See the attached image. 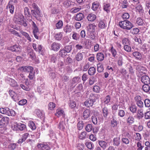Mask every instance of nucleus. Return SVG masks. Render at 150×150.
Masks as SVG:
<instances>
[{"mask_svg":"<svg viewBox=\"0 0 150 150\" xmlns=\"http://www.w3.org/2000/svg\"><path fill=\"white\" fill-rule=\"evenodd\" d=\"M141 81L144 84L150 83V79L148 76L146 75H144L142 76Z\"/></svg>","mask_w":150,"mask_h":150,"instance_id":"15","label":"nucleus"},{"mask_svg":"<svg viewBox=\"0 0 150 150\" xmlns=\"http://www.w3.org/2000/svg\"><path fill=\"white\" fill-rule=\"evenodd\" d=\"M57 54H53L50 56V59L51 61L53 63H54L57 60Z\"/></svg>","mask_w":150,"mask_h":150,"instance_id":"56","label":"nucleus"},{"mask_svg":"<svg viewBox=\"0 0 150 150\" xmlns=\"http://www.w3.org/2000/svg\"><path fill=\"white\" fill-rule=\"evenodd\" d=\"M29 74L28 76L30 80H33L35 79V71H33V69L31 71H29Z\"/></svg>","mask_w":150,"mask_h":150,"instance_id":"31","label":"nucleus"},{"mask_svg":"<svg viewBox=\"0 0 150 150\" xmlns=\"http://www.w3.org/2000/svg\"><path fill=\"white\" fill-rule=\"evenodd\" d=\"M73 28H74V27L72 25L67 24L64 27V30L66 33H67L70 32Z\"/></svg>","mask_w":150,"mask_h":150,"instance_id":"20","label":"nucleus"},{"mask_svg":"<svg viewBox=\"0 0 150 150\" xmlns=\"http://www.w3.org/2000/svg\"><path fill=\"white\" fill-rule=\"evenodd\" d=\"M122 44L125 45L131 44V41L129 38H122Z\"/></svg>","mask_w":150,"mask_h":150,"instance_id":"30","label":"nucleus"},{"mask_svg":"<svg viewBox=\"0 0 150 150\" xmlns=\"http://www.w3.org/2000/svg\"><path fill=\"white\" fill-rule=\"evenodd\" d=\"M136 69L137 71L139 73L140 75H142L143 74H145L146 72V69L142 66H137L136 67Z\"/></svg>","mask_w":150,"mask_h":150,"instance_id":"9","label":"nucleus"},{"mask_svg":"<svg viewBox=\"0 0 150 150\" xmlns=\"http://www.w3.org/2000/svg\"><path fill=\"white\" fill-rule=\"evenodd\" d=\"M18 123L17 122H14L11 126V128L12 129L15 131L18 130Z\"/></svg>","mask_w":150,"mask_h":150,"instance_id":"36","label":"nucleus"},{"mask_svg":"<svg viewBox=\"0 0 150 150\" xmlns=\"http://www.w3.org/2000/svg\"><path fill=\"white\" fill-rule=\"evenodd\" d=\"M117 115L118 116L121 117H123L125 115V111L122 110H118L117 112Z\"/></svg>","mask_w":150,"mask_h":150,"instance_id":"37","label":"nucleus"},{"mask_svg":"<svg viewBox=\"0 0 150 150\" xmlns=\"http://www.w3.org/2000/svg\"><path fill=\"white\" fill-rule=\"evenodd\" d=\"M123 58L122 56L119 57L117 61V64L119 66H122L123 63Z\"/></svg>","mask_w":150,"mask_h":150,"instance_id":"63","label":"nucleus"},{"mask_svg":"<svg viewBox=\"0 0 150 150\" xmlns=\"http://www.w3.org/2000/svg\"><path fill=\"white\" fill-rule=\"evenodd\" d=\"M38 147L42 150H50V147L46 143L39 144H38Z\"/></svg>","mask_w":150,"mask_h":150,"instance_id":"10","label":"nucleus"},{"mask_svg":"<svg viewBox=\"0 0 150 150\" xmlns=\"http://www.w3.org/2000/svg\"><path fill=\"white\" fill-rule=\"evenodd\" d=\"M128 6V3L126 1H124L121 4L120 6L122 8H126Z\"/></svg>","mask_w":150,"mask_h":150,"instance_id":"62","label":"nucleus"},{"mask_svg":"<svg viewBox=\"0 0 150 150\" xmlns=\"http://www.w3.org/2000/svg\"><path fill=\"white\" fill-rule=\"evenodd\" d=\"M119 26L122 28L129 30L133 27V25L127 20H125L119 22Z\"/></svg>","mask_w":150,"mask_h":150,"instance_id":"3","label":"nucleus"},{"mask_svg":"<svg viewBox=\"0 0 150 150\" xmlns=\"http://www.w3.org/2000/svg\"><path fill=\"white\" fill-rule=\"evenodd\" d=\"M149 84H144L142 87L143 91L146 93L149 92L150 93V86Z\"/></svg>","mask_w":150,"mask_h":150,"instance_id":"24","label":"nucleus"},{"mask_svg":"<svg viewBox=\"0 0 150 150\" xmlns=\"http://www.w3.org/2000/svg\"><path fill=\"white\" fill-rule=\"evenodd\" d=\"M137 117L139 119L142 118L144 116V113L141 110H138L137 114Z\"/></svg>","mask_w":150,"mask_h":150,"instance_id":"57","label":"nucleus"},{"mask_svg":"<svg viewBox=\"0 0 150 150\" xmlns=\"http://www.w3.org/2000/svg\"><path fill=\"white\" fill-rule=\"evenodd\" d=\"M33 69V68L30 66H22L20 67L18 70L22 72H29V71H31Z\"/></svg>","mask_w":150,"mask_h":150,"instance_id":"5","label":"nucleus"},{"mask_svg":"<svg viewBox=\"0 0 150 150\" xmlns=\"http://www.w3.org/2000/svg\"><path fill=\"white\" fill-rule=\"evenodd\" d=\"M103 66L100 64H97V71L99 72H101L103 70Z\"/></svg>","mask_w":150,"mask_h":150,"instance_id":"61","label":"nucleus"},{"mask_svg":"<svg viewBox=\"0 0 150 150\" xmlns=\"http://www.w3.org/2000/svg\"><path fill=\"white\" fill-rule=\"evenodd\" d=\"M134 99L136 102V104L138 107L140 108L143 107V103L142 101V98L141 96H136Z\"/></svg>","mask_w":150,"mask_h":150,"instance_id":"6","label":"nucleus"},{"mask_svg":"<svg viewBox=\"0 0 150 150\" xmlns=\"http://www.w3.org/2000/svg\"><path fill=\"white\" fill-rule=\"evenodd\" d=\"M100 6H99V4L97 2H94L93 3L92 6L91 7L92 9H99Z\"/></svg>","mask_w":150,"mask_h":150,"instance_id":"38","label":"nucleus"},{"mask_svg":"<svg viewBox=\"0 0 150 150\" xmlns=\"http://www.w3.org/2000/svg\"><path fill=\"white\" fill-rule=\"evenodd\" d=\"M96 17L95 15L91 13L88 15L87 18L88 21H93L96 19Z\"/></svg>","mask_w":150,"mask_h":150,"instance_id":"25","label":"nucleus"},{"mask_svg":"<svg viewBox=\"0 0 150 150\" xmlns=\"http://www.w3.org/2000/svg\"><path fill=\"white\" fill-rule=\"evenodd\" d=\"M93 101L91 99L88 98L87 99L84 103V105L87 107H91L93 104Z\"/></svg>","mask_w":150,"mask_h":150,"instance_id":"19","label":"nucleus"},{"mask_svg":"<svg viewBox=\"0 0 150 150\" xmlns=\"http://www.w3.org/2000/svg\"><path fill=\"white\" fill-rule=\"evenodd\" d=\"M13 20L14 22L16 24L23 25L24 26H27V24L25 22V19L24 16L21 13H16Z\"/></svg>","mask_w":150,"mask_h":150,"instance_id":"1","label":"nucleus"},{"mask_svg":"<svg viewBox=\"0 0 150 150\" xmlns=\"http://www.w3.org/2000/svg\"><path fill=\"white\" fill-rule=\"evenodd\" d=\"M7 81L8 82L10 85L13 87H18V86L17 82L14 79L10 77H7L6 79Z\"/></svg>","mask_w":150,"mask_h":150,"instance_id":"7","label":"nucleus"},{"mask_svg":"<svg viewBox=\"0 0 150 150\" xmlns=\"http://www.w3.org/2000/svg\"><path fill=\"white\" fill-rule=\"evenodd\" d=\"M69 105L71 108H73L76 106V103L75 101H71L69 103Z\"/></svg>","mask_w":150,"mask_h":150,"instance_id":"60","label":"nucleus"},{"mask_svg":"<svg viewBox=\"0 0 150 150\" xmlns=\"http://www.w3.org/2000/svg\"><path fill=\"white\" fill-rule=\"evenodd\" d=\"M29 136V134L28 133H25L23 134L22 135L21 138L18 140V143L19 144L22 143L25 141Z\"/></svg>","mask_w":150,"mask_h":150,"instance_id":"14","label":"nucleus"},{"mask_svg":"<svg viewBox=\"0 0 150 150\" xmlns=\"http://www.w3.org/2000/svg\"><path fill=\"white\" fill-rule=\"evenodd\" d=\"M96 26L94 24H90L86 27L88 32H94L95 30Z\"/></svg>","mask_w":150,"mask_h":150,"instance_id":"16","label":"nucleus"},{"mask_svg":"<svg viewBox=\"0 0 150 150\" xmlns=\"http://www.w3.org/2000/svg\"><path fill=\"white\" fill-rule=\"evenodd\" d=\"M98 144L103 149L105 150L106 148L108 146V143L103 141H98Z\"/></svg>","mask_w":150,"mask_h":150,"instance_id":"23","label":"nucleus"},{"mask_svg":"<svg viewBox=\"0 0 150 150\" xmlns=\"http://www.w3.org/2000/svg\"><path fill=\"white\" fill-rule=\"evenodd\" d=\"M106 25L105 23L103 21H100L98 24V27L101 28H104L106 26Z\"/></svg>","mask_w":150,"mask_h":150,"instance_id":"49","label":"nucleus"},{"mask_svg":"<svg viewBox=\"0 0 150 150\" xmlns=\"http://www.w3.org/2000/svg\"><path fill=\"white\" fill-rule=\"evenodd\" d=\"M124 45V50L127 52H131V48L130 46H129V45Z\"/></svg>","mask_w":150,"mask_h":150,"instance_id":"58","label":"nucleus"},{"mask_svg":"<svg viewBox=\"0 0 150 150\" xmlns=\"http://www.w3.org/2000/svg\"><path fill=\"white\" fill-rule=\"evenodd\" d=\"M66 125L65 123V118H61L58 124V128L62 131H64L66 129Z\"/></svg>","mask_w":150,"mask_h":150,"instance_id":"4","label":"nucleus"},{"mask_svg":"<svg viewBox=\"0 0 150 150\" xmlns=\"http://www.w3.org/2000/svg\"><path fill=\"white\" fill-rule=\"evenodd\" d=\"M132 55L134 58L140 60L142 57L141 54L137 51L133 52Z\"/></svg>","mask_w":150,"mask_h":150,"instance_id":"26","label":"nucleus"},{"mask_svg":"<svg viewBox=\"0 0 150 150\" xmlns=\"http://www.w3.org/2000/svg\"><path fill=\"white\" fill-rule=\"evenodd\" d=\"M64 49L67 53L69 52L72 50V45H68L64 47Z\"/></svg>","mask_w":150,"mask_h":150,"instance_id":"55","label":"nucleus"},{"mask_svg":"<svg viewBox=\"0 0 150 150\" xmlns=\"http://www.w3.org/2000/svg\"><path fill=\"white\" fill-rule=\"evenodd\" d=\"M61 46L60 44L54 42L51 45V49L54 51H57L59 50Z\"/></svg>","mask_w":150,"mask_h":150,"instance_id":"12","label":"nucleus"},{"mask_svg":"<svg viewBox=\"0 0 150 150\" xmlns=\"http://www.w3.org/2000/svg\"><path fill=\"white\" fill-rule=\"evenodd\" d=\"M0 113L8 116H14L16 113L15 111L11 109H10L7 107L0 108Z\"/></svg>","mask_w":150,"mask_h":150,"instance_id":"2","label":"nucleus"},{"mask_svg":"<svg viewBox=\"0 0 150 150\" xmlns=\"http://www.w3.org/2000/svg\"><path fill=\"white\" fill-rule=\"evenodd\" d=\"M144 102L146 107L149 108L150 107V100L149 99H145Z\"/></svg>","mask_w":150,"mask_h":150,"instance_id":"54","label":"nucleus"},{"mask_svg":"<svg viewBox=\"0 0 150 150\" xmlns=\"http://www.w3.org/2000/svg\"><path fill=\"white\" fill-rule=\"evenodd\" d=\"M9 120V118L7 117H2L0 120V128L3 127L5 124H8Z\"/></svg>","mask_w":150,"mask_h":150,"instance_id":"8","label":"nucleus"},{"mask_svg":"<svg viewBox=\"0 0 150 150\" xmlns=\"http://www.w3.org/2000/svg\"><path fill=\"white\" fill-rule=\"evenodd\" d=\"M29 126L32 130H35L36 128L35 123L32 121H30L29 123Z\"/></svg>","mask_w":150,"mask_h":150,"instance_id":"50","label":"nucleus"},{"mask_svg":"<svg viewBox=\"0 0 150 150\" xmlns=\"http://www.w3.org/2000/svg\"><path fill=\"white\" fill-rule=\"evenodd\" d=\"M8 50L13 52H19L20 51L21 48L18 45H15L8 47Z\"/></svg>","mask_w":150,"mask_h":150,"instance_id":"13","label":"nucleus"},{"mask_svg":"<svg viewBox=\"0 0 150 150\" xmlns=\"http://www.w3.org/2000/svg\"><path fill=\"white\" fill-rule=\"evenodd\" d=\"M94 32H88V36H87L88 38L91 39L92 40H94L95 38V35Z\"/></svg>","mask_w":150,"mask_h":150,"instance_id":"43","label":"nucleus"},{"mask_svg":"<svg viewBox=\"0 0 150 150\" xmlns=\"http://www.w3.org/2000/svg\"><path fill=\"white\" fill-rule=\"evenodd\" d=\"M59 52V55L62 57L65 56L67 54L66 53H67L64 49L63 50L61 49Z\"/></svg>","mask_w":150,"mask_h":150,"instance_id":"64","label":"nucleus"},{"mask_svg":"<svg viewBox=\"0 0 150 150\" xmlns=\"http://www.w3.org/2000/svg\"><path fill=\"white\" fill-rule=\"evenodd\" d=\"M96 72V69L93 67H91L88 70V74L90 75H93Z\"/></svg>","mask_w":150,"mask_h":150,"instance_id":"39","label":"nucleus"},{"mask_svg":"<svg viewBox=\"0 0 150 150\" xmlns=\"http://www.w3.org/2000/svg\"><path fill=\"white\" fill-rule=\"evenodd\" d=\"M83 123L82 121H79L77 124V128L79 130H81L83 127Z\"/></svg>","mask_w":150,"mask_h":150,"instance_id":"51","label":"nucleus"},{"mask_svg":"<svg viewBox=\"0 0 150 150\" xmlns=\"http://www.w3.org/2000/svg\"><path fill=\"white\" fill-rule=\"evenodd\" d=\"M26 128V125L23 124L18 123V130L23 131Z\"/></svg>","mask_w":150,"mask_h":150,"instance_id":"52","label":"nucleus"},{"mask_svg":"<svg viewBox=\"0 0 150 150\" xmlns=\"http://www.w3.org/2000/svg\"><path fill=\"white\" fill-rule=\"evenodd\" d=\"M110 50L112 54L113 57H115L117 54V52L113 46L111 47Z\"/></svg>","mask_w":150,"mask_h":150,"instance_id":"46","label":"nucleus"},{"mask_svg":"<svg viewBox=\"0 0 150 150\" xmlns=\"http://www.w3.org/2000/svg\"><path fill=\"white\" fill-rule=\"evenodd\" d=\"M80 80V77L79 76H76L74 77L72 80L71 83L72 84L78 83Z\"/></svg>","mask_w":150,"mask_h":150,"instance_id":"42","label":"nucleus"},{"mask_svg":"<svg viewBox=\"0 0 150 150\" xmlns=\"http://www.w3.org/2000/svg\"><path fill=\"white\" fill-rule=\"evenodd\" d=\"M93 91L95 92L99 93L100 90V87L98 86H94L93 88Z\"/></svg>","mask_w":150,"mask_h":150,"instance_id":"59","label":"nucleus"},{"mask_svg":"<svg viewBox=\"0 0 150 150\" xmlns=\"http://www.w3.org/2000/svg\"><path fill=\"white\" fill-rule=\"evenodd\" d=\"M20 33L22 34V35L24 36L25 38L30 42L32 41V40L31 38L30 37L29 35L26 32L23 31L22 30H21L20 31Z\"/></svg>","mask_w":150,"mask_h":150,"instance_id":"32","label":"nucleus"},{"mask_svg":"<svg viewBox=\"0 0 150 150\" xmlns=\"http://www.w3.org/2000/svg\"><path fill=\"white\" fill-rule=\"evenodd\" d=\"M97 59L100 61H103L104 58V54L101 53H98L97 54Z\"/></svg>","mask_w":150,"mask_h":150,"instance_id":"29","label":"nucleus"},{"mask_svg":"<svg viewBox=\"0 0 150 150\" xmlns=\"http://www.w3.org/2000/svg\"><path fill=\"white\" fill-rule=\"evenodd\" d=\"M134 122V119L132 115H129L127 119V122L129 125H132Z\"/></svg>","mask_w":150,"mask_h":150,"instance_id":"21","label":"nucleus"},{"mask_svg":"<svg viewBox=\"0 0 150 150\" xmlns=\"http://www.w3.org/2000/svg\"><path fill=\"white\" fill-rule=\"evenodd\" d=\"M83 56L82 53L78 52L76 54L75 58L77 61H81L83 58Z\"/></svg>","mask_w":150,"mask_h":150,"instance_id":"35","label":"nucleus"},{"mask_svg":"<svg viewBox=\"0 0 150 150\" xmlns=\"http://www.w3.org/2000/svg\"><path fill=\"white\" fill-rule=\"evenodd\" d=\"M9 93L13 100L15 101H16L15 100V99L14 98L16 94L15 92L13 90H10L9 91Z\"/></svg>","mask_w":150,"mask_h":150,"instance_id":"45","label":"nucleus"},{"mask_svg":"<svg viewBox=\"0 0 150 150\" xmlns=\"http://www.w3.org/2000/svg\"><path fill=\"white\" fill-rule=\"evenodd\" d=\"M130 139H131L129 137L127 138L125 136H124L122 138V142L126 145L129 144L130 143Z\"/></svg>","mask_w":150,"mask_h":150,"instance_id":"22","label":"nucleus"},{"mask_svg":"<svg viewBox=\"0 0 150 150\" xmlns=\"http://www.w3.org/2000/svg\"><path fill=\"white\" fill-rule=\"evenodd\" d=\"M113 143L114 146H118L120 143V137H116L113 139Z\"/></svg>","mask_w":150,"mask_h":150,"instance_id":"33","label":"nucleus"},{"mask_svg":"<svg viewBox=\"0 0 150 150\" xmlns=\"http://www.w3.org/2000/svg\"><path fill=\"white\" fill-rule=\"evenodd\" d=\"M80 36L79 34L75 32H73L72 37L73 39L76 40H79Z\"/></svg>","mask_w":150,"mask_h":150,"instance_id":"41","label":"nucleus"},{"mask_svg":"<svg viewBox=\"0 0 150 150\" xmlns=\"http://www.w3.org/2000/svg\"><path fill=\"white\" fill-rule=\"evenodd\" d=\"M109 112L108 108L106 107H105L102 109V113L104 118H106L109 113Z\"/></svg>","mask_w":150,"mask_h":150,"instance_id":"28","label":"nucleus"},{"mask_svg":"<svg viewBox=\"0 0 150 150\" xmlns=\"http://www.w3.org/2000/svg\"><path fill=\"white\" fill-rule=\"evenodd\" d=\"M63 33L62 32H59L55 34L54 36L55 40L59 41L61 40L63 36Z\"/></svg>","mask_w":150,"mask_h":150,"instance_id":"27","label":"nucleus"},{"mask_svg":"<svg viewBox=\"0 0 150 150\" xmlns=\"http://www.w3.org/2000/svg\"><path fill=\"white\" fill-rule=\"evenodd\" d=\"M84 18V15L83 14L79 13L77 14L75 17V19L77 21H80L82 20Z\"/></svg>","mask_w":150,"mask_h":150,"instance_id":"34","label":"nucleus"},{"mask_svg":"<svg viewBox=\"0 0 150 150\" xmlns=\"http://www.w3.org/2000/svg\"><path fill=\"white\" fill-rule=\"evenodd\" d=\"M63 22L62 21H59L56 24V26L58 29L62 28L63 25Z\"/></svg>","mask_w":150,"mask_h":150,"instance_id":"44","label":"nucleus"},{"mask_svg":"<svg viewBox=\"0 0 150 150\" xmlns=\"http://www.w3.org/2000/svg\"><path fill=\"white\" fill-rule=\"evenodd\" d=\"M130 111L133 113H135L137 111V107L135 105H131L129 107Z\"/></svg>","mask_w":150,"mask_h":150,"instance_id":"40","label":"nucleus"},{"mask_svg":"<svg viewBox=\"0 0 150 150\" xmlns=\"http://www.w3.org/2000/svg\"><path fill=\"white\" fill-rule=\"evenodd\" d=\"M56 104L53 102H50L48 105V109L50 110H53L55 107Z\"/></svg>","mask_w":150,"mask_h":150,"instance_id":"47","label":"nucleus"},{"mask_svg":"<svg viewBox=\"0 0 150 150\" xmlns=\"http://www.w3.org/2000/svg\"><path fill=\"white\" fill-rule=\"evenodd\" d=\"M55 115L58 117L62 116V118H65V114L64 111L62 109L59 108L57 110Z\"/></svg>","mask_w":150,"mask_h":150,"instance_id":"11","label":"nucleus"},{"mask_svg":"<svg viewBox=\"0 0 150 150\" xmlns=\"http://www.w3.org/2000/svg\"><path fill=\"white\" fill-rule=\"evenodd\" d=\"M90 110L88 109L85 110L83 112V114L82 119L86 120L90 116Z\"/></svg>","mask_w":150,"mask_h":150,"instance_id":"17","label":"nucleus"},{"mask_svg":"<svg viewBox=\"0 0 150 150\" xmlns=\"http://www.w3.org/2000/svg\"><path fill=\"white\" fill-rule=\"evenodd\" d=\"M136 23L139 25H142L144 24V22L142 19L140 18H138L137 19Z\"/></svg>","mask_w":150,"mask_h":150,"instance_id":"48","label":"nucleus"},{"mask_svg":"<svg viewBox=\"0 0 150 150\" xmlns=\"http://www.w3.org/2000/svg\"><path fill=\"white\" fill-rule=\"evenodd\" d=\"M27 52L28 53V54L30 58L32 59H35V54L32 49L30 48L29 47L27 48Z\"/></svg>","mask_w":150,"mask_h":150,"instance_id":"18","label":"nucleus"},{"mask_svg":"<svg viewBox=\"0 0 150 150\" xmlns=\"http://www.w3.org/2000/svg\"><path fill=\"white\" fill-rule=\"evenodd\" d=\"M139 31V29L137 28H134L130 30V33L133 35L137 34Z\"/></svg>","mask_w":150,"mask_h":150,"instance_id":"53","label":"nucleus"}]
</instances>
